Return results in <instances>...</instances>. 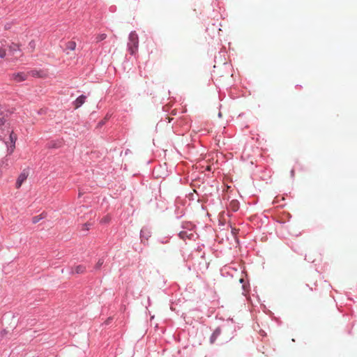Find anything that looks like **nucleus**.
<instances>
[{
  "label": "nucleus",
  "instance_id": "f257e3e1",
  "mask_svg": "<svg viewBox=\"0 0 357 357\" xmlns=\"http://www.w3.org/2000/svg\"><path fill=\"white\" fill-rule=\"evenodd\" d=\"M128 49L131 54H134L138 47V36L135 32H131L129 36Z\"/></svg>",
  "mask_w": 357,
  "mask_h": 357
},
{
  "label": "nucleus",
  "instance_id": "f03ea898",
  "mask_svg": "<svg viewBox=\"0 0 357 357\" xmlns=\"http://www.w3.org/2000/svg\"><path fill=\"white\" fill-rule=\"evenodd\" d=\"M29 76V73L24 72L14 73L9 75L10 79L15 82L25 81Z\"/></svg>",
  "mask_w": 357,
  "mask_h": 357
},
{
  "label": "nucleus",
  "instance_id": "7ed1b4c3",
  "mask_svg": "<svg viewBox=\"0 0 357 357\" xmlns=\"http://www.w3.org/2000/svg\"><path fill=\"white\" fill-rule=\"evenodd\" d=\"M86 96L82 95L79 96L73 102L75 109H78L85 102Z\"/></svg>",
  "mask_w": 357,
  "mask_h": 357
},
{
  "label": "nucleus",
  "instance_id": "20e7f679",
  "mask_svg": "<svg viewBox=\"0 0 357 357\" xmlns=\"http://www.w3.org/2000/svg\"><path fill=\"white\" fill-rule=\"evenodd\" d=\"M28 174L26 172H22L18 176L17 180L16 181V188H20L23 183V182L27 178Z\"/></svg>",
  "mask_w": 357,
  "mask_h": 357
},
{
  "label": "nucleus",
  "instance_id": "39448f33",
  "mask_svg": "<svg viewBox=\"0 0 357 357\" xmlns=\"http://www.w3.org/2000/svg\"><path fill=\"white\" fill-rule=\"evenodd\" d=\"M229 208L232 211H237L239 208V202L236 199H232L229 203Z\"/></svg>",
  "mask_w": 357,
  "mask_h": 357
},
{
  "label": "nucleus",
  "instance_id": "423d86ee",
  "mask_svg": "<svg viewBox=\"0 0 357 357\" xmlns=\"http://www.w3.org/2000/svg\"><path fill=\"white\" fill-rule=\"evenodd\" d=\"M86 271V268L83 265H78L75 266L72 271V273L82 274Z\"/></svg>",
  "mask_w": 357,
  "mask_h": 357
},
{
  "label": "nucleus",
  "instance_id": "0eeeda50",
  "mask_svg": "<svg viewBox=\"0 0 357 357\" xmlns=\"http://www.w3.org/2000/svg\"><path fill=\"white\" fill-rule=\"evenodd\" d=\"M76 46L77 45L75 41H68L66 45V50H75Z\"/></svg>",
  "mask_w": 357,
  "mask_h": 357
},
{
  "label": "nucleus",
  "instance_id": "6e6552de",
  "mask_svg": "<svg viewBox=\"0 0 357 357\" xmlns=\"http://www.w3.org/2000/svg\"><path fill=\"white\" fill-rule=\"evenodd\" d=\"M9 50L10 51L14 54L15 52L17 51H20V46L18 44H16V43H12L10 46H9Z\"/></svg>",
  "mask_w": 357,
  "mask_h": 357
},
{
  "label": "nucleus",
  "instance_id": "1a4fd4ad",
  "mask_svg": "<svg viewBox=\"0 0 357 357\" xmlns=\"http://www.w3.org/2000/svg\"><path fill=\"white\" fill-rule=\"evenodd\" d=\"M106 37H107V35L105 33L98 34L96 38V43H98L100 41L105 40L106 38Z\"/></svg>",
  "mask_w": 357,
  "mask_h": 357
},
{
  "label": "nucleus",
  "instance_id": "9d476101",
  "mask_svg": "<svg viewBox=\"0 0 357 357\" xmlns=\"http://www.w3.org/2000/svg\"><path fill=\"white\" fill-rule=\"evenodd\" d=\"M220 334V331L216 330L211 335V343H213L218 337V335Z\"/></svg>",
  "mask_w": 357,
  "mask_h": 357
},
{
  "label": "nucleus",
  "instance_id": "9b49d317",
  "mask_svg": "<svg viewBox=\"0 0 357 357\" xmlns=\"http://www.w3.org/2000/svg\"><path fill=\"white\" fill-rule=\"evenodd\" d=\"M6 52L3 47H0V58H4L6 56Z\"/></svg>",
  "mask_w": 357,
  "mask_h": 357
},
{
  "label": "nucleus",
  "instance_id": "f8f14e48",
  "mask_svg": "<svg viewBox=\"0 0 357 357\" xmlns=\"http://www.w3.org/2000/svg\"><path fill=\"white\" fill-rule=\"evenodd\" d=\"M103 263H104V260H103L102 259H100L98 261V262H97V264H96V268H98V269H99V268L102 266V265L103 264Z\"/></svg>",
  "mask_w": 357,
  "mask_h": 357
},
{
  "label": "nucleus",
  "instance_id": "ddd939ff",
  "mask_svg": "<svg viewBox=\"0 0 357 357\" xmlns=\"http://www.w3.org/2000/svg\"><path fill=\"white\" fill-rule=\"evenodd\" d=\"M10 139L11 140V142L15 144V141L17 140V137L16 135H15L13 134V132H11V134L10 135Z\"/></svg>",
  "mask_w": 357,
  "mask_h": 357
},
{
  "label": "nucleus",
  "instance_id": "4468645a",
  "mask_svg": "<svg viewBox=\"0 0 357 357\" xmlns=\"http://www.w3.org/2000/svg\"><path fill=\"white\" fill-rule=\"evenodd\" d=\"M179 236L182 238V239H185V237H188V235H187V232L185 231H182L179 233Z\"/></svg>",
  "mask_w": 357,
  "mask_h": 357
},
{
  "label": "nucleus",
  "instance_id": "2eb2a0df",
  "mask_svg": "<svg viewBox=\"0 0 357 357\" xmlns=\"http://www.w3.org/2000/svg\"><path fill=\"white\" fill-rule=\"evenodd\" d=\"M40 219V218L39 216H35L33 218V223H36L39 221V220Z\"/></svg>",
  "mask_w": 357,
  "mask_h": 357
},
{
  "label": "nucleus",
  "instance_id": "dca6fc26",
  "mask_svg": "<svg viewBox=\"0 0 357 357\" xmlns=\"http://www.w3.org/2000/svg\"><path fill=\"white\" fill-rule=\"evenodd\" d=\"M84 229H86V230L89 229L87 225H84Z\"/></svg>",
  "mask_w": 357,
  "mask_h": 357
},
{
  "label": "nucleus",
  "instance_id": "f3484780",
  "mask_svg": "<svg viewBox=\"0 0 357 357\" xmlns=\"http://www.w3.org/2000/svg\"><path fill=\"white\" fill-rule=\"evenodd\" d=\"M52 147H53V148H57L58 146H56V144H54V145H52Z\"/></svg>",
  "mask_w": 357,
  "mask_h": 357
},
{
  "label": "nucleus",
  "instance_id": "a211bd4d",
  "mask_svg": "<svg viewBox=\"0 0 357 357\" xmlns=\"http://www.w3.org/2000/svg\"><path fill=\"white\" fill-rule=\"evenodd\" d=\"M294 170H291V175L294 176Z\"/></svg>",
  "mask_w": 357,
  "mask_h": 357
}]
</instances>
